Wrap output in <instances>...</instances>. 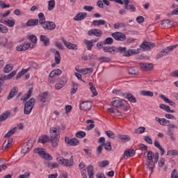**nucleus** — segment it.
Masks as SVG:
<instances>
[{
    "label": "nucleus",
    "instance_id": "obj_53",
    "mask_svg": "<svg viewBox=\"0 0 178 178\" xmlns=\"http://www.w3.org/2000/svg\"><path fill=\"white\" fill-rule=\"evenodd\" d=\"M167 155H168V156H169L170 155H172V156H177L178 151L177 150H175V149L169 150L167 152Z\"/></svg>",
    "mask_w": 178,
    "mask_h": 178
},
{
    "label": "nucleus",
    "instance_id": "obj_59",
    "mask_svg": "<svg viewBox=\"0 0 178 178\" xmlns=\"http://www.w3.org/2000/svg\"><path fill=\"white\" fill-rule=\"evenodd\" d=\"M0 33H8V28L3 24H0Z\"/></svg>",
    "mask_w": 178,
    "mask_h": 178
},
{
    "label": "nucleus",
    "instance_id": "obj_52",
    "mask_svg": "<svg viewBox=\"0 0 178 178\" xmlns=\"http://www.w3.org/2000/svg\"><path fill=\"white\" fill-rule=\"evenodd\" d=\"M29 40H30V41L33 42V44H37V41H38V39L37 38V36H35V35H29Z\"/></svg>",
    "mask_w": 178,
    "mask_h": 178
},
{
    "label": "nucleus",
    "instance_id": "obj_5",
    "mask_svg": "<svg viewBox=\"0 0 178 178\" xmlns=\"http://www.w3.org/2000/svg\"><path fill=\"white\" fill-rule=\"evenodd\" d=\"M57 161L60 165H63V166H67L68 168H71V166H73V156H71L70 159H64L62 156H58L56 158Z\"/></svg>",
    "mask_w": 178,
    "mask_h": 178
},
{
    "label": "nucleus",
    "instance_id": "obj_23",
    "mask_svg": "<svg viewBox=\"0 0 178 178\" xmlns=\"http://www.w3.org/2000/svg\"><path fill=\"white\" fill-rule=\"evenodd\" d=\"M122 97H124V98H127V100L130 101V102H133L134 104L137 102V99H136V97H134V96H133V95H131V93H123Z\"/></svg>",
    "mask_w": 178,
    "mask_h": 178
},
{
    "label": "nucleus",
    "instance_id": "obj_31",
    "mask_svg": "<svg viewBox=\"0 0 178 178\" xmlns=\"http://www.w3.org/2000/svg\"><path fill=\"white\" fill-rule=\"evenodd\" d=\"M49 141V137L47 135H42L38 139V143H41V144H45V143H48Z\"/></svg>",
    "mask_w": 178,
    "mask_h": 178
},
{
    "label": "nucleus",
    "instance_id": "obj_58",
    "mask_svg": "<svg viewBox=\"0 0 178 178\" xmlns=\"http://www.w3.org/2000/svg\"><path fill=\"white\" fill-rule=\"evenodd\" d=\"M167 134L170 138V140H172V141H176V138L173 136V131L172 130L168 131Z\"/></svg>",
    "mask_w": 178,
    "mask_h": 178
},
{
    "label": "nucleus",
    "instance_id": "obj_7",
    "mask_svg": "<svg viewBox=\"0 0 178 178\" xmlns=\"http://www.w3.org/2000/svg\"><path fill=\"white\" fill-rule=\"evenodd\" d=\"M140 48L143 49V51H150L152 48H155V43L144 41L140 45Z\"/></svg>",
    "mask_w": 178,
    "mask_h": 178
},
{
    "label": "nucleus",
    "instance_id": "obj_30",
    "mask_svg": "<svg viewBox=\"0 0 178 178\" xmlns=\"http://www.w3.org/2000/svg\"><path fill=\"white\" fill-rule=\"evenodd\" d=\"M106 21L105 19L93 20L92 22V26H105Z\"/></svg>",
    "mask_w": 178,
    "mask_h": 178
},
{
    "label": "nucleus",
    "instance_id": "obj_39",
    "mask_svg": "<svg viewBox=\"0 0 178 178\" xmlns=\"http://www.w3.org/2000/svg\"><path fill=\"white\" fill-rule=\"evenodd\" d=\"M33 93V88H30L29 90H28V92L26 93V95L24 97L21 98L22 101H27V99H29L30 98V97H31V94Z\"/></svg>",
    "mask_w": 178,
    "mask_h": 178
},
{
    "label": "nucleus",
    "instance_id": "obj_8",
    "mask_svg": "<svg viewBox=\"0 0 178 178\" xmlns=\"http://www.w3.org/2000/svg\"><path fill=\"white\" fill-rule=\"evenodd\" d=\"M42 27L44 30H49L50 31H52V30H55V29H56V24H55L54 22L46 21L42 25Z\"/></svg>",
    "mask_w": 178,
    "mask_h": 178
},
{
    "label": "nucleus",
    "instance_id": "obj_1",
    "mask_svg": "<svg viewBox=\"0 0 178 178\" xmlns=\"http://www.w3.org/2000/svg\"><path fill=\"white\" fill-rule=\"evenodd\" d=\"M103 51L108 54H113V55H115V54L120 52V54H122V56H125L126 58H129L130 56H133V55H137V54H140V50H138V49H129L127 50V47H115L113 46H104Z\"/></svg>",
    "mask_w": 178,
    "mask_h": 178
},
{
    "label": "nucleus",
    "instance_id": "obj_57",
    "mask_svg": "<svg viewBox=\"0 0 178 178\" xmlns=\"http://www.w3.org/2000/svg\"><path fill=\"white\" fill-rule=\"evenodd\" d=\"M167 134L170 138V140H172V141H176V138L173 136V131L172 130L168 131Z\"/></svg>",
    "mask_w": 178,
    "mask_h": 178
},
{
    "label": "nucleus",
    "instance_id": "obj_45",
    "mask_svg": "<svg viewBox=\"0 0 178 178\" xmlns=\"http://www.w3.org/2000/svg\"><path fill=\"white\" fill-rule=\"evenodd\" d=\"M134 133L136 134H143V133H145V127H139L138 129H135Z\"/></svg>",
    "mask_w": 178,
    "mask_h": 178
},
{
    "label": "nucleus",
    "instance_id": "obj_33",
    "mask_svg": "<svg viewBox=\"0 0 178 178\" xmlns=\"http://www.w3.org/2000/svg\"><path fill=\"white\" fill-rule=\"evenodd\" d=\"M47 99H48V92H43L39 97V100L40 101V102H42V104H44V102H47Z\"/></svg>",
    "mask_w": 178,
    "mask_h": 178
},
{
    "label": "nucleus",
    "instance_id": "obj_43",
    "mask_svg": "<svg viewBox=\"0 0 178 178\" xmlns=\"http://www.w3.org/2000/svg\"><path fill=\"white\" fill-rule=\"evenodd\" d=\"M86 123H88V124H90L89 126L87 127V130H92V129L95 127V125L94 124V120H88L86 121Z\"/></svg>",
    "mask_w": 178,
    "mask_h": 178
},
{
    "label": "nucleus",
    "instance_id": "obj_47",
    "mask_svg": "<svg viewBox=\"0 0 178 178\" xmlns=\"http://www.w3.org/2000/svg\"><path fill=\"white\" fill-rule=\"evenodd\" d=\"M104 45H112L113 44V38H106L104 40Z\"/></svg>",
    "mask_w": 178,
    "mask_h": 178
},
{
    "label": "nucleus",
    "instance_id": "obj_29",
    "mask_svg": "<svg viewBox=\"0 0 178 178\" xmlns=\"http://www.w3.org/2000/svg\"><path fill=\"white\" fill-rule=\"evenodd\" d=\"M160 98H161V99H163L166 104H169L170 105V106H176V103H175V102L170 100V99H168V97H165V95H160Z\"/></svg>",
    "mask_w": 178,
    "mask_h": 178
},
{
    "label": "nucleus",
    "instance_id": "obj_12",
    "mask_svg": "<svg viewBox=\"0 0 178 178\" xmlns=\"http://www.w3.org/2000/svg\"><path fill=\"white\" fill-rule=\"evenodd\" d=\"M92 108V103L90 101L82 102L80 104V109L82 111H90Z\"/></svg>",
    "mask_w": 178,
    "mask_h": 178
},
{
    "label": "nucleus",
    "instance_id": "obj_22",
    "mask_svg": "<svg viewBox=\"0 0 178 178\" xmlns=\"http://www.w3.org/2000/svg\"><path fill=\"white\" fill-rule=\"evenodd\" d=\"M51 52L55 54V63L56 65H59V63H60V53H59V51L56 50L55 49H51Z\"/></svg>",
    "mask_w": 178,
    "mask_h": 178
},
{
    "label": "nucleus",
    "instance_id": "obj_60",
    "mask_svg": "<svg viewBox=\"0 0 178 178\" xmlns=\"http://www.w3.org/2000/svg\"><path fill=\"white\" fill-rule=\"evenodd\" d=\"M169 24H170V19H165L161 22V26H163V27H166V26H169Z\"/></svg>",
    "mask_w": 178,
    "mask_h": 178
},
{
    "label": "nucleus",
    "instance_id": "obj_61",
    "mask_svg": "<svg viewBox=\"0 0 178 178\" xmlns=\"http://www.w3.org/2000/svg\"><path fill=\"white\" fill-rule=\"evenodd\" d=\"M99 60H100V62H110L111 58L108 57L102 56L99 58Z\"/></svg>",
    "mask_w": 178,
    "mask_h": 178
},
{
    "label": "nucleus",
    "instance_id": "obj_50",
    "mask_svg": "<svg viewBox=\"0 0 178 178\" xmlns=\"http://www.w3.org/2000/svg\"><path fill=\"white\" fill-rule=\"evenodd\" d=\"M77 83L75 82H72V88L71 89V94L72 95H74L76 92H77Z\"/></svg>",
    "mask_w": 178,
    "mask_h": 178
},
{
    "label": "nucleus",
    "instance_id": "obj_56",
    "mask_svg": "<svg viewBox=\"0 0 178 178\" xmlns=\"http://www.w3.org/2000/svg\"><path fill=\"white\" fill-rule=\"evenodd\" d=\"M7 43L8 39H6V38H0V45H3V47H5Z\"/></svg>",
    "mask_w": 178,
    "mask_h": 178
},
{
    "label": "nucleus",
    "instance_id": "obj_35",
    "mask_svg": "<svg viewBox=\"0 0 178 178\" xmlns=\"http://www.w3.org/2000/svg\"><path fill=\"white\" fill-rule=\"evenodd\" d=\"M17 129V127H14L11 129L10 131H8V133L4 136V138H9V137H12L15 133H16V130Z\"/></svg>",
    "mask_w": 178,
    "mask_h": 178
},
{
    "label": "nucleus",
    "instance_id": "obj_10",
    "mask_svg": "<svg viewBox=\"0 0 178 178\" xmlns=\"http://www.w3.org/2000/svg\"><path fill=\"white\" fill-rule=\"evenodd\" d=\"M117 41H126V35L122 32H115L111 34Z\"/></svg>",
    "mask_w": 178,
    "mask_h": 178
},
{
    "label": "nucleus",
    "instance_id": "obj_62",
    "mask_svg": "<svg viewBox=\"0 0 178 178\" xmlns=\"http://www.w3.org/2000/svg\"><path fill=\"white\" fill-rule=\"evenodd\" d=\"M128 73H129V74L136 75V74H137V71L136 70H134L133 67H130L128 70Z\"/></svg>",
    "mask_w": 178,
    "mask_h": 178
},
{
    "label": "nucleus",
    "instance_id": "obj_32",
    "mask_svg": "<svg viewBox=\"0 0 178 178\" xmlns=\"http://www.w3.org/2000/svg\"><path fill=\"white\" fill-rule=\"evenodd\" d=\"M38 23L42 26L47 21L45 20V15L42 13L38 14Z\"/></svg>",
    "mask_w": 178,
    "mask_h": 178
},
{
    "label": "nucleus",
    "instance_id": "obj_21",
    "mask_svg": "<svg viewBox=\"0 0 178 178\" xmlns=\"http://www.w3.org/2000/svg\"><path fill=\"white\" fill-rule=\"evenodd\" d=\"M40 40L41 42H43L44 47H49L51 42L49 40V38L47 37L45 35H40Z\"/></svg>",
    "mask_w": 178,
    "mask_h": 178
},
{
    "label": "nucleus",
    "instance_id": "obj_11",
    "mask_svg": "<svg viewBox=\"0 0 178 178\" xmlns=\"http://www.w3.org/2000/svg\"><path fill=\"white\" fill-rule=\"evenodd\" d=\"M62 74V70L60 69H56L53 71H51L49 74V83H55V80L52 79L53 77H56V76H60Z\"/></svg>",
    "mask_w": 178,
    "mask_h": 178
},
{
    "label": "nucleus",
    "instance_id": "obj_51",
    "mask_svg": "<svg viewBox=\"0 0 178 178\" xmlns=\"http://www.w3.org/2000/svg\"><path fill=\"white\" fill-rule=\"evenodd\" d=\"M105 134L107 135V136H108L109 138H112L114 139L116 137V135L115 134V133H113V131H105Z\"/></svg>",
    "mask_w": 178,
    "mask_h": 178
},
{
    "label": "nucleus",
    "instance_id": "obj_13",
    "mask_svg": "<svg viewBox=\"0 0 178 178\" xmlns=\"http://www.w3.org/2000/svg\"><path fill=\"white\" fill-rule=\"evenodd\" d=\"M102 34V30L101 29H92L88 31V35L89 36L95 35V37H101Z\"/></svg>",
    "mask_w": 178,
    "mask_h": 178
},
{
    "label": "nucleus",
    "instance_id": "obj_14",
    "mask_svg": "<svg viewBox=\"0 0 178 178\" xmlns=\"http://www.w3.org/2000/svg\"><path fill=\"white\" fill-rule=\"evenodd\" d=\"M61 41H63L64 45H65V47L68 48V49H74L75 51L77 49V44L66 41V40H65V38H61Z\"/></svg>",
    "mask_w": 178,
    "mask_h": 178
},
{
    "label": "nucleus",
    "instance_id": "obj_20",
    "mask_svg": "<svg viewBox=\"0 0 178 178\" xmlns=\"http://www.w3.org/2000/svg\"><path fill=\"white\" fill-rule=\"evenodd\" d=\"M140 65L143 72H148V70H151L154 67L153 63H140Z\"/></svg>",
    "mask_w": 178,
    "mask_h": 178
},
{
    "label": "nucleus",
    "instance_id": "obj_55",
    "mask_svg": "<svg viewBox=\"0 0 178 178\" xmlns=\"http://www.w3.org/2000/svg\"><path fill=\"white\" fill-rule=\"evenodd\" d=\"M104 149L106 151H111L112 149V145H111V142H108L106 143H104Z\"/></svg>",
    "mask_w": 178,
    "mask_h": 178
},
{
    "label": "nucleus",
    "instance_id": "obj_18",
    "mask_svg": "<svg viewBox=\"0 0 178 178\" xmlns=\"http://www.w3.org/2000/svg\"><path fill=\"white\" fill-rule=\"evenodd\" d=\"M31 47V43L24 42L16 47L17 51H27Z\"/></svg>",
    "mask_w": 178,
    "mask_h": 178
},
{
    "label": "nucleus",
    "instance_id": "obj_17",
    "mask_svg": "<svg viewBox=\"0 0 178 178\" xmlns=\"http://www.w3.org/2000/svg\"><path fill=\"white\" fill-rule=\"evenodd\" d=\"M124 104H126V100L124 99H116L111 102L112 106H114L115 108H122L123 106H124Z\"/></svg>",
    "mask_w": 178,
    "mask_h": 178
},
{
    "label": "nucleus",
    "instance_id": "obj_40",
    "mask_svg": "<svg viewBox=\"0 0 178 178\" xmlns=\"http://www.w3.org/2000/svg\"><path fill=\"white\" fill-rule=\"evenodd\" d=\"M12 70H13V65L12 64H7L3 68V72L5 73H10Z\"/></svg>",
    "mask_w": 178,
    "mask_h": 178
},
{
    "label": "nucleus",
    "instance_id": "obj_28",
    "mask_svg": "<svg viewBox=\"0 0 178 178\" xmlns=\"http://www.w3.org/2000/svg\"><path fill=\"white\" fill-rule=\"evenodd\" d=\"M147 169L151 171V173L154 172V168H155V162L152 160H147L146 162Z\"/></svg>",
    "mask_w": 178,
    "mask_h": 178
},
{
    "label": "nucleus",
    "instance_id": "obj_16",
    "mask_svg": "<svg viewBox=\"0 0 178 178\" xmlns=\"http://www.w3.org/2000/svg\"><path fill=\"white\" fill-rule=\"evenodd\" d=\"M124 8L127 10H130V12H136V7L133 4L129 5L130 3V1L129 0H123Z\"/></svg>",
    "mask_w": 178,
    "mask_h": 178
},
{
    "label": "nucleus",
    "instance_id": "obj_44",
    "mask_svg": "<svg viewBox=\"0 0 178 178\" xmlns=\"http://www.w3.org/2000/svg\"><path fill=\"white\" fill-rule=\"evenodd\" d=\"M140 94L145 97H154V92L151 91L143 90Z\"/></svg>",
    "mask_w": 178,
    "mask_h": 178
},
{
    "label": "nucleus",
    "instance_id": "obj_46",
    "mask_svg": "<svg viewBox=\"0 0 178 178\" xmlns=\"http://www.w3.org/2000/svg\"><path fill=\"white\" fill-rule=\"evenodd\" d=\"M55 8V0H50L48 3V10H54Z\"/></svg>",
    "mask_w": 178,
    "mask_h": 178
},
{
    "label": "nucleus",
    "instance_id": "obj_41",
    "mask_svg": "<svg viewBox=\"0 0 178 178\" xmlns=\"http://www.w3.org/2000/svg\"><path fill=\"white\" fill-rule=\"evenodd\" d=\"M34 152H35V154H38V155H40V156H42V158H44V156H45V154H47L45 152V151H44V150H42V149H40V148L35 149Z\"/></svg>",
    "mask_w": 178,
    "mask_h": 178
},
{
    "label": "nucleus",
    "instance_id": "obj_26",
    "mask_svg": "<svg viewBox=\"0 0 178 178\" xmlns=\"http://www.w3.org/2000/svg\"><path fill=\"white\" fill-rule=\"evenodd\" d=\"M66 83H67L66 78H63V80H61L60 82L56 83V85H55L56 89L60 90L61 88H63V87H65V86H66Z\"/></svg>",
    "mask_w": 178,
    "mask_h": 178
},
{
    "label": "nucleus",
    "instance_id": "obj_3",
    "mask_svg": "<svg viewBox=\"0 0 178 178\" xmlns=\"http://www.w3.org/2000/svg\"><path fill=\"white\" fill-rule=\"evenodd\" d=\"M178 47V44H174L171 46H168L164 49H163L161 51H160L157 55H156V59H161V58H163V56H166V55H169L173 49H176V47Z\"/></svg>",
    "mask_w": 178,
    "mask_h": 178
},
{
    "label": "nucleus",
    "instance_id": "obj_4",
    "mask_svg": "<svg viewBox=\"0 0 178 178\" xmlns=\"http://www.w3.org/2000/svg\"><path fill=\"white\" fill-rule=\"evenodd\" d=\"M35 105V99L34 98H31L28 102H26L24 107V115H30Z\"/></svg>",
    "mask_w": 178,
    "mask_h": 178
},
{
    "label": "nucleus",
    "instance_id": "obj_37",
    "mask_svg": "<svg viewBox=\"0 0 178 178\" xmlns=\"http://www.w3.org/2000/svg\"><path fill=\"white\" fill-rule=\"evenodd\" d=\"M118 138L122 141H125V142L130 141L131 140L130 136H129L128 135H124V134H118Z\"/></svg>",
    "mask_w": 178,
    "mask_h": 178
},
{
    "label": "nucleus",
    "instance_id": "obj_34",
    "mask_svg": "<svg viewBox=\"0 0 178 178\" xmlns=\"http://www.w3.org/2000/svg\"><path fill=\"white\" fill-rule=\"evenodd\" d=\"M154 147L156 148H158L161 151V156L165 154V149L161 146V144H159V142L158 140H154Z\"/></svg>",
    "mask_w": 178,
    "mask_h": 178
},
{
    "label": "nucleus",
    "instance_id": "obj_2",
    "mask_svg": "<svg viewBox=\"0 0 178 178\" xmlns=\"http://www.w3.org/2000/svg\"><path fill=\"white\" fill-rule=\"evenodd\" d=\"M51 139L52 147H58V141H59V132L58 131V128H51L50 129Z\"/></svg>",
    "mask_w": 178,
    "mask_h": 178
},
{
    "label": "nucleus",
    "instance_id": "obj_19",
    "mask_svg": "<svg viewBox=\"0 0 178 178\" xmlns=\"http://www.w3.org/2000/svg\"><path fill=\"white\" fill-rule=\"evenodd\" d=\"M0 23H2L3 24H6V26H8V27H13L15 26V19L11 18V19H6L5 20L3 18L0 19Z\"/></svg>",
    "mask_w": 178,
    "mask_h": 178
},
{
    "label": "nucleus",
    "instance_id": "obj_42",
    "mask_svg": "<svg viewBox=\"0 0 178 178\" xmlns=\"http://www.w3.org/2000/svg\"><path fill=\"white\" fill-rule=\"evenodd\" d=\"M84 44H86L88 51H91L92 49V47H94V44H92L90 40H85Z\"/></svg>",
    "mask_w": 178,
    "mask_h": 178
},
{
    "label": "nucleus",
    "instance_id": "obj_64",
    "mask_svg": "<svg viewBox=\"0 0 178 178\" xmlns=\"http://www.w3.org/2000/svg\"><path fill=\"white\" fill-rule=\"evenodd\" d=\"M170 178H178V172L177 170H174L172 172Z\"/></svg>",
    "mask_w": 178,
    "mask_h": 178
},
{
    "label": "nucleus",
    "instance_id": "obj_15",
    "mask_svg": "<svg viewBox=\"0 0 178 178\" xmlns=\"http://www.w3.org/2000/svg\"><path fill=\"white\" fill-rule=\"evenodd\" d=\"M31 148H33V143L28 141L26 143L23 145L21 152L22 154H27V152H29Z\"/></svg>",
    "mask_w": 178,
    "mask_h": 178
},
{
    "label": "nucleus",
    "instance_id": "obj_27",
    "mask_svg": "<svg viewBox=\"0 0 178 178\" xmlns=\"http://www.w3.org/2000/svg\"><path fill=\"white\" fill-rule=\"evenodd\" d=\"M136 155V150L133 149H127L124 151V156L127 158H130L131 156H134Z\"/></svg>",
    "mask_w": 178,
    "mask_h": 178
},
{
    "label": "nucleus",
    "instance_id": "obj_9",
    "mask_svg": "<svg viewBox=\"0 0 178 178\" xmlns=\"http://www.w3.org/2000/svg\"><path fill=\"white\" fill-rule=\"evenodd\" d=\"M65 142L66 143V144L72 147H76V145H79V143H80L79 139L76 138H72L70 139L67 136H65Z\"/></svg>",
    "mask_w": 178,
    "mask_h": 178
},
{
    "label": "nucleus",
    "instance_id": "obj_49",
    "mask_svg": "<svg viewBox=\"0 0 178 178\" xmlns=\"http://www.w3.org/2000/svg\"><path fill=\"white\" fill-rule=\"evenodd\" d=\"M161 126H170V121L169 120H166L165 118H161V122H160Z\"/></svg>",
    "mask_w": 178,
    "mask_h": 178
},
{
    "label": "nucleus",
    "instance_id": "obj_36",
    "mask_svg": "<svg viewBox=\"0 0 178 178\" xmlns=\"http://www.w3.org/2000/svg\"><path fill=\"white\" fill-rule=\"evenodd\" d=\"M17 94V90L16 89V87L13 88V89L10 90L8 96L7 97V99H12L15 95Z\"/></svg>",
    "mask_w": 178,
    "mask_h": 178
},
{
    "label": "nucleus",
    "instance_id": "obj_6",
    "mask_svg": "<svg viewBox=\"0 0 178 178\" xmlns=\"http://www.w3.org/2000/svg\"><path fill=\"white\" fill-rule=\"evenodd\" d=\"M16 76V71H13L8 75L0 74V88L3 86V83H5L6 80H10V79L15 77Z\"/></svg>",
    "mask_w": 178,
    "mask_h": 178
},
{
    "label": "nucleus",
    "instance_id": "obj_38",
    "mask_svg": "<svg viewBox=\"0 0 178 178\" xmlns=\"http://www.w3.org/2000/svg\"><path fill=\"white\" fill-rule=\"evenodd\" d=\"M94 70L92 68H83L80 70H77L79 73H82V74H88V73H92Z\"/></svg>",
    "mask_w": 178,
    "mask_h": 178
},
{
    "label": "nucleus",
    "instance_id": "obj_48",
    "mask_svg": "<svg viewBox=\"0 0 178 178\" xmlns=\"http://www.w3.org/2000/svg\"><path fill=\"white\" fill-rule=\"evenodd\" d=\"M99 168H106L109 165V161L108 160L102 161L98 163Z\"/></svg>",
    "mask_w": 178,
    "mask_h": 178
},
{
    "label": "nucleus",
    "instance_id": "obj_24",
    "mask_svg": "<svg viewBox=\"0 0 178 178\" xmlns=\"http://www.w3.org/2000/svg\"><path fill=\"white\" fill-rule=\"evenodd\" d=\"M86 17H87V13H79L74 17V20H75V22H81V20H84Z\"/></svg>",
    "mask_w": 178,
    "mask_h": 178
},
{
    "label": "nucleus",
    "instance_id": "obj_54",
    "mask_svg": "<svg viewBox=\"0 0 178 178\" xmlns=\"http://www.w3.org/2000/svg\"><path fill=\"white\" fill-rule=\"evenodd\" d=\"M76 137H77V138H84V137H86V132L79 131L76 134Z\"/></svg>",
    "mask_w": 178,
    "mask_h": 178
},
{
    "label": "nucleus",
    "instance_id": "obj_63",
    "mask_svg": "<svg viewBox=\"0 0 178 178\" xmlns=\"http://www.w3.org/2000/svg\"><path fill=\"white\" fill-rule=\"evenodd\" d=\"M153 153L152 151H148L147 154V161H152L153 159Z\"/></svg>",
    "mask_w": 178,
    "mask_h": 178
},
{
    "label": "nucleus",
    "instance_id": "obj_25",
    "mask_svg": "<svg viewBox=\"0 0 178 178\" xmlns=\"http://www.w3.org/2000/svg\"><path fill=\"white\" fill-rule=\"evenodd\" d=\"M38 19H30L26 23L27 27H33L34 26H38Z\"/></svg>",
    "mask_w": 178,
    "mask_h": 178
}]
</instances>
